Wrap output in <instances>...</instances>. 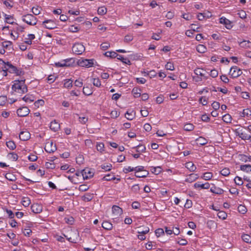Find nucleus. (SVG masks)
I'll list each match as a JSON object with an SVG mask.
<instances>
[{"mask_svg":"<svg viewBox=\"0 0 251 251\" xmlns=\"http://www.w3.org/2000/svg\"><path fill=\"white\" fill-rule=\"evenodd\" d=\"M12 83L11 92L12 95H21L27 92V88L25 84V80H15Z\"/></svg>","mask_w":251,"mask_h":251,"instance_id":"1","label":"nucleus"},{"mask_svg":"<svg viewBox=\"0 0 251 251\" xmlns=\"http://www.w3.org/2000/svg\"><path fill=\"white\" fill-rule=\"evenodd\" d=\"M3 71V75L6 76L7 75V71H8L10 73H14L16 74L17 75H20L22 74V72L21 70L17 69V68L11 64L7 62V63H4V66L2 68Z\"/></svg>","mask_w":251,"mask_h":251,"instance_id":"2","label":"nucleus"},{"mask_svg":"<svg viewBox=\"0 0 251 251\" xmlns=\"http://www.w3.org/2000/svg\"><path fill=\"white\" fill-rule=\"evenodd\" d=\"M22 20L23 22L30 25H34L37 22L36 18L30 14L23 16Z\"/></svg>","mask_w":251,"mask_h":251,"instance_id":"3","label":"nucleus"},{"mask_svg":"<svg viewBox=\"0 0 251 251\" xmlns=\"http://www.w3.org/2000/svg\"><path fill=\"white\" fill-rule=\"evenodd\" d=\"M85 50V47L80 43H75L72 47L73 52L77 55L81 54Z\"/></svg>","mask_w":251,"mask_h":251,"instance_id":"4","label":"nucleus"},{"mask_svg":"<svg viewBox=\"0 0 251 251\" xmlns=\"http://www.w3.org/2000/svg\"><path fill=\"white\" fill-rule=\"evenodd\" d=\"M242 71L237 66L232 67L229 71V75L233 77L236 78L241 75Z\"/></svg>","mask_w":251,"mask_h":251,"instance_id":"5","label":"nucleus"},{"mask_svg":"<svg viewBox=\"0 0 251 251\" xmlns=\"http://www.w3.org/2000/svg\"><path fill=\"white\" fill-rule=\"evenodd\" d=\"M235 133L240 138L244 140H249V138L251 137V135H249L240 128L236 129L235 130Z\"/></svg>","mask_w":251,"mask_h":251,"instance_id":"6","label":"nucleus"},{"mask_svg":"<svg viewBox=\"0 0 251 251\" xmlns=\"http://www.w3.org/2000/svg\"><path fill=\"white\" fill-rule=\"evenodd\" d=\"M219 23L225 25L227 29H230L233 26L232 22L225 17H222L220 18Z\"/></svg>","mask_w":251,"mask_h":251,"instance_id":"7","label":"nucleus"},{"mask_svg":"<svg viewBox=\"0 0 251 251\" xmlns=\"http://www.w3.org/2000/svg\"><path fill=\"white\" fill-rule=\"evenodd\" d=\"M95 60L92 59H84L79 62V65L82 67L89 68L92 67L94 64Z\"/></svg>","mask_w":251,"mask_h":251,"instance_id":"8","label":"nucleus"},{"mask_svg":"<svg viewBox=\"0 0 251 251\" xmlns=\"http://www.w3.org/2000/svg\"><path fill=\"white\" fill-rule=\"evenodd\" d=\"M83 177L84 179H87L94 175V172L89 168H85L81 172Z\"/></svg>","mask_w":251,"mask_h":251,"instance_id":"9","label":"nucleus"},{"mask_svg":"<svg viewBox=\"0 0 251 251\" xmlns=\"http://www.w3.org/2000/svg\"><path fill=\"white\" fill-rule=\"evenodd\" d=\"M43 25L47 29H52L56 27L55 22L51 20H46L43 22Z\"/></svg>","mask_w":251,"mask_h":251,"instance_id":"10","label":"nucleus"},{"mask_svg":"<svg viewBox=\"0 0 251 251\" xmlns=\"http://www.w3.org/2000/svg\"><path fill=\"white\" fill-rule=\"evenodd\" d=\"M29 113V109L25 106L19 108L17 111V113L19 117H25L28 115Z\"/></svg>","mask_w":251,"mask_h":251,"instance_id":"11","label":"nucleus"},{"mask_svg":"<svg viewBox=\"0 0 251 251\" xmlns=\"http://www.w3.org/2000/svg\"><path fill=\"white\" fill-rule=\"evenodd\" d=\"M112 214L115 217V218L120 216L123 213V210L119 206L113 205L112 208Z\"/></svg>","mask_w":251,"mask_h":251,"instance_id":"12","label":"nucleus"},{"mask_svg":"<svg viewBox=\"0 0 251 251\" xmlns=\"http://www.w3.org/2000/svg\"><path fill=\"white\" fill-rule=\"evenodd\" d=\"M45 149L48 152H54L56 150V147L52 142H48L46 144Z\"/></svg>","mask_w":251,"mask_h":251,"instance_id":"13","label":"nucleus"},{"mask_svg":"<svg viewBox=\"0 0 251 251\" xmlns=\"http://www.w3.org/2000/svg\"><path fill=\"white\" fill-rule=\"evenodd\" d=\"M199 178V176L197 174L192 173L187 176L185 181L188 183H192Z\"/></svg>","mask_w":251,"mask_h":251,"instance_id":"14","label":"nucleus"},{"mask_svg":"<svg viewBox=\"0 0 251 251\" xmlns=\"http://www.w3.org/2000/svg\"><path fill=\"white\" fill-rule=\"evenodd\" d=\"M194 73L196 75L202 77L203 79H206L207 76H206V71L200 68H197L194 70Z\"/></svg>","mask_w":251,"mask_h":251,"instance_id":"15","label":"nucleus"},{"mask_svg":"<svg viewBox=\"0 0 251 251\" xmlns=\"http://www.w3.org/2000/svg\"><path fill=\"white\" fill-rule=\"evenodd\" d=\"M135 114H136V113H135V111L131 110V109H129V110H128L126 111V112L125 113V117L128 120L131 121L135 118Z\"/></svg>","mask_w":251,"mask_h":251,"instance_id":"16","label":"nucleus"},{"mask_svg":"<svg viewBox=\"0 0 251 251\" xmlns=\"http://www.w3.org/2000/svg\"><path fill=\"white\" fill-rule=\"evenodd\" d=\"M30 134L27 131H21L19 134V138L22 141H26L30 138Z\"/></svg>","mask_w":251,"mask_h":251,"instance_id":"17","label":"nucleus"},{"mask_svg":"<svg viewBox=\"0 0 251 251\" xmlns=\"http://www.w3.org/2000/svg\"><path fill=\"white\" fill-rule=\"evenodd\" d=\"M31 208L32 211L34 213H40L42 211V206L38 203L32 204Z\"/></svg>","mask_w":251,"mask_h":251,"instance_id":"18","label":"nucleus"},{"mask_svg":"<svg viewBox=\"0 0 251 251\" xmlns=\"http://www.w3.org/2000/svg\"><path fill=\"white\" fill-rule=\"evenodd\" d=\"M22 100L26 103H30L34 101L35 97L33 95L28 94L24 96Z\"/></svg>","mask_w":251,"mask_h":251,"instance_id":"19","label":"nucleus"},{"mask_svg":"<svg viewBox=\"0 0 251 251\" xmlns=\"http://www.w3.org/2000/svg\"><path fill=\"white\" fill-rule=\"evenodd\" d=\"M50 128L53 131H57L60 128V125L55 120H54L50 122Z\"/></svg>","mask_w":251,"mask_h":251,"instance_id":"20","label":"nucleus"},{"mask_svg":"<svg viewBox=\"0 0 251 251\" xmlns=\"http://www.w3.org/2000/svg\"><path fill=\"white\" fill-rule=\"evenodd\" d=\"M213 176V174L212 173L207 172L203 173L202 176H201V178L205 180H210L212 179Z\"/></svg>","mask_w":251,"mask_h":251,"instance_id":"21","label":"nucleus"},{"mask_svg":"<svg viewBox=\"0 0 251 251\" xmlns=\"http://www.w3.org/2000/svg\"><path fill=\"white\" fill-rule=\"evenodd\" d=\"M185 167L190 172H194L197 169L195 165L192 162H186L185 164Z\"/></svg>","mask_w":251,"mask_h":251,"instance_id":"22","label":"nucleus"},{"mask_svg":"<svg viewBox=\"0 0 251 251\" xmlns=\"http://www.w3.org/2000/svg\"><path fill=\"white\" fill-rule=\"evenodd\" d=\"M2 47L10 50L12 48V43L10 41H5L1 43Z\"/></svg>","mask_w":251,"mask_h":251,"instance_id":"23","label":"nucleus"},{"mask_svg":"<svg viewBox=\"0 0 251 251\" xmlns=\"http://www.w3.org/2000/svg\"><path fill=\"white\" fill-rule=\"evenodd\" d=\"M64 87L70 89L73 86V80L72 79H66L64 80Z\"/></svg>","mask_w":251,"mask_h":251,"instance_id":"24","label":"nucleus"},{"mask_svg":"<svg viewBox=\"0 0 251 251\" xmlns=\"http://www.w3.org/2000/svg\"><path fill=\"white\" fill-rule=\"evenodd\" d=\"M7 157L11 161H16L18 159V155L16 153L12 152L7 154Z\"/></svg>","mask_w":251,"mask_h":251,"instance_id":"25","label":"nucleus"},{"mask_svg":"<svg viewBox=\"0 0 251 251\" xmlns=\"http://www.w3.org/2000/svg\"><path fill=\"white\" fill-rule=\"evenodd\" d=\"M210 192L214 194L221 195L223 194L224 191L219 187H214L210 188Z\"/></svg>","mask_w":251,"mask_h":251,"instance_id":"26","label":"nucleus"},{"mask_svg":"<svg viewBox=\"0 0 251 251\" xmlns=\"http://www.w3.org/2000/svg\"><path fill=\"white\" fill-rule=\"evenodd\" d=\"M102 227L106 230H111L113 228L112 224L108 221H104L102 224Z\"/></svg>","mask_w":251,"mask_h":251,"instance_id":"27","label":"nucleus"},{"mask_svg":"<svg viewBox=\"0 0 251 251\" xmlns=\"http://www.w3.org/2000/svg\"><path fill=\"white\" fill-rule=\"evenodd\" d=\"M4 16L5 18V21L7 23L9 24H13L15 23V19H14V17L12 16L4 14Z\"/></svg>","mask_w":251,"mask_h":251,"instance_id":"28","label":"nucleus"},{"mask_svg":"<svg viewBox=\"0 0 251 251\" xmlns=\"http://www.w3.org/2000/svg\"><path fill=\"white\" fill-rule=\"evenodd\" d=\"M35 38V36L33 34H29L27 35V37L25 38V43L28 45H31L32 44V40Z\"/></svg>","mask_w":251,"mask_h":251,"instance_id":"29","label":"nucleus"},{"mask_svg":"<svg viewBox=\"0 0 251 251\" xmlns=\"http://www.w3.org/2000/svg\"><path fill=\"white\" fill-rule=\"evenodd\" d=\"M93 198V194L87 193H86L83 197L82 200L85 201H89L92 200Z\"/></svg>","mask_w":251,"mask_h":251,"instance_id":"30","label":"nucleus"},{"mask_svg":"<svg viewBox=\"0 0 251 251\" xmlns=\"http://www.w3.org/2000/svg\"><path fill=\"white\" fill-rule=\"evenodd\" d=\"M197 143L200 145H204L207 143L206 139L202 137H199L196 139Z\"/></svg>","mask_w":251,"mask_h":251,"instance_id":"31","label":"nucleus"},{"mask_svg":"<svg viewBox=\"0 0 251 251\" xmlns=\"http://www.w3.org/2000/svg\"><path fill=\"white\" fill-rule=\"evenodd\" d=\"M140 230L137 231L138 234H146L148 233L150 231V228L148 226L146 227H139Z\"/></svg>","mask_w":251,"mask_h":251,"instance_id":"32","label":"nucleus"},{"mask_svg":"<svg viewBox=\"0 0 251 251\" xmlns=\"http://www.w3.org/2000/svg\"><path fill=\"white\" fill-rule=\"evenodd\" d=\"M197 50L200 53H204L206 52L207 49L206 47L202 44H200L197 46Z\"/></svg>","mask_w":251,"mask_h":251,"instance_id":"33","label":"nucleus"},{"mask_svg":"<svg viewBox=\"0 0 251 251\" xmlns=\"http://www.w3.org/2000/svg\"><path fill=\"white\" fill-rule=\"evenodd\" d=\"M222 119L224 122L228 124L231 122L232 117L230 115L226 114L223 116Z\"/></svg>","mask_w":251,"mask_h":251,"instance_id":"34","label":"nucleus"},{"mask_svg":"<svg viewBox=\"0 0 251 251\" xmlns=\"http://www.w3.org/2000/svg\"><path fill=\"white\" fill-rule=\"evenodd\" d=\"M117 59L120 60L122 62L125 64L130 65L131 64L130 61L126 58H125L123 56L121 55H119L117 56Z\"/></svg>","mask_w":251,"mask_h":251,"instance_id":"35","label":"nucleus"},{"mask_svg":"<svg viewBox=\"0 0 251 251\" xmlns=\"http://www.w3.org/2000/svg\"><path fill=\"white\" fill-rule=\"evenodd\" d=\"M83 93L85 95L90 96L93 93V91L89 87L85 86L83 88Z\"/></svg>","mask_w":251,"mask_h":251,"instance_id":"36","label":"nucleus"},{"mask_svg":"<svg viewBox=\"0 0 251 251\" xmlns=\"http://www.w3.org/2000/svg\"><path fill=\"white\" fill-rule=\"evenodd\" d=\"M107 12V8L105 6L99 7L98 9V13L100 15H103Z\"/></svg>","mask_w":251,"mask_h":251,"instance_id":"37","label":"nucleus"},{"mask_svg":"<svg viewBox=\"0 0 251 251\" xmlns=\"http://www.w3.org/2000/svg\"><path fill=\"white\" fill-rule=\"evenodd\" d=\"M240 169L244 172L249 173L251 172V165H243L240 166Z\"/></svg>","mask_w":251,"mask_h":251,"instance_id":"38","label":"nucleus"},{"mask_svg":"<svg viewBox=\"0 0 251 251\" xmlns=\"http://www.w3.org/2000/svg\"><path fill=\"white\" fill-rule=\"evenodd\" d=\"M5 178L11 181H15L17 178L15 175L11 173H6L5 175Z\"/></svg>","mask_w":251,"mask_h":251,"instance_id":"39","label":"nucleus"},{"mask_svg":"<svg viewBox=\"0 0 251 251\" xmlns=\"http://www.w3.org/2000/svg\"><path fill=\"white\" fill-rule=\"evenodd\" d=\"M242 240L247 243H251V236L249 234H244L242 235Z\"/></svg>","mask_w":251,"mask_h":251,"instance_id":"40","label":"nucleus"},{"mask_svg":"<svg viewBox=\"0 0 251 251\" xmlns=\"http://www.w3.org/2000/svg\"><path fill=\"white\" fill-rule=\"evenodd\" d=\"M141 90L137 88H134L132 90V93L135 98H138L141 96Z\"/></svg>","mask_w":251,"mask_h":251,"instance_id":"41","label":"nucleus"},{"mask_svg":"<svg viewBox=\"0 0 251 251\" xmlns=\"http://www.w3.org/2000/svg\"><path fill=\"white\" fill-rule=\"evenodd\" d=\"M104 55L106 57H109L111 58L117 57L118 54L115 51H107L105 52Z\"/></svg>","mask_w":251,"mask_h":251,"instance_id":"42","label":"nucleus"},{"mask_svg":"<svg viewBox=\"0 0 251 251\" xmlns=\"http://www.w3.org/2000/svg\"><path fill=\"white\" fill-rule=\"evenodd\" d=\"M6 146L10 150H14L16 148L15 143L12 141H9L6 142Z\"/></svg>","mask_w":251,"mask_h":251,"instance_id":"43","label":"nucleus"},{"mask_svg":"<svg viewBox=\"0 0 251 251\" xmlns=\"http://www.w3.org/2000/svg\"><path fill=\"white\" fill-rule=\"evenodd\" d=\"M250 116H251V110L250 109L247 108L243 110L241 116L249 117Z\"/></svg>","mask_w":251,"mask_h":251,"instance_id":"44","label":"nucleus"},{"mask_svg":"<svg viewBox=\"0 0 251 251\" xmlns=\"http://www.w3.org/2000/svg\"><path fill=\"white\" fill-rule=\"evenodd\" d=\"M183 128L186 131H192L194 128V126L192 124H186L184 126Z\"/></svg>","mask_w":251,"mask_h":251,"instance_id":"45","label":"nucleus"},{"mask_svg":"<svg viewBox=\"0 0 251 251\" xmlns=\"http://www.w3.org/2000/svg\"><path fill=\"white\" fill-rule=\"evenodd\" d=\"M22 204L25 207H27L29 205V204L30 203V200L28 198L25 197V198H23L22 201Z\"/></svg>","mask_w":251,"mask_h":251,"instance_id":"46","label":"nucleus"},{"mask_svg":"<svg viewBox=\"0 0 251 251\" xmlns=\"http://www.w3.org/2000/svg\"><path fill=\"white\" fill-rule=\"evenodd\" d=\"M41 7L38 6L33 7L32 8V12L35 15H39L41 12Z\"/></svg>","mask_w":251,"mask_h":251,"instance_id":"47","label":"nucleus"},{"mask_svg":"<svg viewBox=\"0 0 251 251\" xmlns=\"http://www.w3.org/2000/svg\"><path fill=\"white\" fill-rule=\"evenodd\" d=\"M104 145L103 143L99 142L97 143L96 148L98 151L102 152L104 151Z\"/></svg>","mask_w":251,"mask_h":251,"instance_id":"48","label":"nucleus"},{"mask_svg":"<svg viewBox=\"0 0 251 251\" xmlns=\"http://www.w3.org/2000/svg\"><path fill=\"white\" fill-rule=\"evenodd\" d=\"M136 151L138 152H144L146 151V147L143 145H139L135 147Z\"/></svg>","mask_w":251,"mask_h":251,"instance_id":"49","label":"nucleus"},{"mask_svg":"<svg viewBox=\"0 0 251 251\" xmlns=\"http://www.w3.org/2000/svg\"><path fill=\"white\" fill-rule=\"evenodd\" d=\"M93 85L97 87H100L101 86V82L99 78H94L92 80Z\"/></svg>","mask_w":251,"mask_h":251,"instance_id":"50","label":"nucleus"},{"mask_svg":"<svg viewBox=\"0 0 251 251\" xmlns=\"http://www.w3.org/2000/svg\"><path fill=\"white\" fill-rule=\"evenodd\" d=\"M165 68L170 71H174L175 70L174 64L171 62H167L165 65Z\"/></svg>","mask_w":251,"mask_h":251,"instance_id":"51","label":"nucleus"},{"mask_svg":"<svg viewBox=\"0 0 251 251\" xmlns=\"http://www.w3.org/2000/svg\"><path fill=\"white\" fill-rule=\"evenodd\" d=\"M220 174L225 176H228L230 174V170L229 169L225 168L221 171Z\"/></svg>","mask_w":251,"mask_h":251,"instance_id":"52","label":"nucleus"},{"mask_svg":"<svg viewBox=\"0 0 251 251\" xmlns=\"http://www.w3.org/2000/svg\"><path fill=\"white\" fill-rule=\"evenodd\" d=\"M101 168L105 171H109L111 170L112 165L111 164H104L101 165Z\"/></svg>","mask_w":251,"mask_h":251,"instance_id":"53","label":"nucleus"},{"mask_svg":"<svg viewBox=\"0 0 251 251\" xmlns=\"http://www.w3.org/2000/svg\"><path fill=\"white\" fill-rule=\"evenodd\" d=\"M234 180L236 185L241 186L243 184V181L242 178L239 176H236Z\"/></svg>","mask_w":251,"mask_h":251,"instance_id":"54","label":"nucleus"},{"mask_svg":"<svg viewBox=\"0 0 251 251\" xmlns=\"http://www.w3.org/2000/svg\"><path fill=\"white\" fill-rule=\"evenodd\" d=\"M67 60H63L61 62H58L57 63H55V65L57 67H63L65 66H68V65L67 64Z\"/></svg>","mask_w":251,"mask_h":251,"instance_id":"55","label":"nucleus"},{"mask_svg":"<svg viewBox=\"0 0 251 251\" xmlns=\"http://www.w3.org/2000/svg\"><path fill=\"white\" fill-rule=\"evenodd\" d=\"M218 217L222 220H225L226 218L227 215L226 212L221 211H219L217 214Z\"/></svg>","mask_w":251,"mask_h":251,"instance_id":"56","label":"nucleus"},{"mask_svg":"<svg viewBox=\"0 0 251 251\" xmlns=\"http://www.w3.org/2000/svg\"><path fill=\"white\" fill-rule=\"evenodd\" d=\"M199 101L202 105H206L207 104L208 99L206 97H201L200 98Z\"/></svg>","mask_w":251,"mask_h":251,"instance_id":"57","label":"nucleus"},{"mask_svg":"<svg viewBox=\"0 0 251 251\" xmlns=\"http://www.w3.org/2000/svg\"><path fill=\"white\" fill-rule=\"evenodd\" d=\"M238 211L241 214H245L247 212V210L244 205H240L238 207Z\"/></svg>","mask_w":251,"mask_h":251,"instance_id":"58","label":"nucleus"},{"mask_svg":"<svg viewBox=\"0 0 251 251\" xmlns=\"http://www.w3.org/2000/svg\"><path fill=\"white\" fill-rule=\"evenodd\" d=\"M151 171L152 173L157 175L161 172V168L159 166L156 167H152V168L151 169Z\"/></svg>","mask_w":251,"mask_h":251,"instance_id":"59","label":"nucleus"},{"mask_svg":"<svg viewBox=\"0 0 251 251\" xmlns=\"http://www.w3.org/2000/svg\"><path fill=\"white\" fill-rule=\"evenodd\" d=\"M3 4L8 8H11L13 7L12 1L11 0H4Z\"/></svg>","mask_w":251,"mask_h":251,"instance_id":"60","label":"nucleus"},{"mask_svg":"<svg viewBox=\"0 0 251 251\" xmlns=\"http://www.w3.org/2000/svg\"><path fill=\"white\" fill-rule=\"evenodd\" d=\"M155 233L157 237H160L164 234V231L162 228H158L155 230Z\"/></svg>","mask_w":251,"mask_h":251,"instance_id":"61","label":"nucleus"},{"mask_svg":"<svg viewBox=\"0 0 251 251\" xmlns=\"http://www.w3.org/2000/svg\"><path fill=\"white\" fill-rule=\"evenodd\" d=\"M192 205L193 203L192 201L189 199H187L184 206L185 208L188 209L191 208L192 206Z\"/></svg>","mask_w":251,"mask_h":251,"instance_id":"62","label":"nucleus"},{"mask_svg":"<svg viewBox=\"0 0 251 251\" xmlns=\"http://www.w3.org/2000/svg\"><path fill=\"white\" fill-rule=\"evenodd\" d=\"M89 187L86 184H81L79 186L78 189L80 191L84 192L88 190Z\"/></svg>","mask_w":251,"mask_h":251,"instance_id":"63","label":"nucleus"},{"mask_svg":"<svg viewBox=\"0 0 251 251\" xmlns=\"http://www.w3.org/2000/svg\"><path fill=\"white\" fill-rule=\"evenodd\" d=\"M131 190L134 193H137L140 190V187L138 184L133 185L132 186Z\"/></svg>","mask_w":251,"mask_h":251,"instance_id":"64","label":"nucleus"}]
</instances>
